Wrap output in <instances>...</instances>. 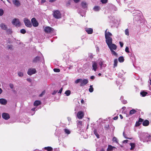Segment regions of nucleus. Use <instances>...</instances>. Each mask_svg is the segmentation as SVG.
Here are the masks:
<instances>
[{
	"label": "nucleus",
	"mask_w": 151,
	"mask_h": 151,
	"mask_svg": "<svg viewBox=\"0 0 151 151\" xmlns=\"http://www.w3.org/2000/svg\"><path fill=\"white\" fill-rule=\"evenodd\" d=\"M125 33L126 35L127 36H129V29H126L125 30Z\"/></svg>",
	"instance_id": "obj_40"
},
{
	"label": "nucleus",
	"mask_w": 151,
	"mask_h": 151,
	"mask_svg": "<svg viewBox=\"0 0 151 151\" xmlns=\"http://www.w3.org/2000/svg\"><path fill=\"white\" fill-rule=\"evenodd\" d=\"M53 16L55 18L59 19L61 18V14L60 12L58 10L54 11L53 14Z\"/></svg>",
	"instance_id": "obj_5"
},
{
	"label": "nucleus",
	"mask_w": 151,
	"mask_h": 151,
	"mask_svg": "<svg viewBox=\"0 0 151 151\" xmlns=\"http://www.w3.org/2000/svg\"><path fill=\"white\" fill-rule=\"evenodd\" d=\"M27 81L29 82H31L32 81V80L30 78H28L27 79Z\"/></svg>",
	"instance_id": "obj_57"
},
{
	"label": "nucleus",
	"mask_w": 151,
	"mask_h": 151,
	"mask_svg": "<svg viewBox=\"0 0 151 151\" xmlns=\"http://www.w3.org/2000/svg\"><path fill=\"white\" fill-rule=\"evenodd\" d=\"M40 58V57L38 56H37L33 60V63H37V62L39 60Z\"/></svg>",
	"instance_id": "obj_25"
},
{
	"label": "nucleus",
	"mask_w": 151,
	"mask_h": 151,
	"mask_svg": "<svg viewBox=\"0 0 151 151\" xmlns=\"http://www.w3.org/2000/svg\"><path fill=\"white\" fill-rule=\"evenodd\" d=\"M115 147L112 146L111 145H109L108 146V147L107 149V151H111L114 148H115Z\"/></svg>",
	"instance_id": "obj_21"
},
{
	"label": "nucleus",
	"mask_w": 151,
	"mask_h": 151,
	"mask_svg": "<svg viewBox=\"0 0 151 151\" xmlns=\"http://www.w3.org/2000/svg\"><path fill=\"white\" fill-rule=\"evenodd\" d=\"M112 141L114 142H115L117 143H118V141L117 138L115 137H114L112 139Z\"/></svg>",
	"instance_id": "obj_41"
},
{
	"label": "nucleus",
	"mask_w": 151,
	"mask_h": 151,
	"mask_svg": "<svg viewBox=\"0 0 151 151\" xmlns=\"http://www.w3.org/2000/svg\"><path fill=\"white\" fill-rule=\"evenodd\" d=\"M2 117L5 120H7L9 119V114L6 113H4L2 114Z\"/></svg>",
	"instance_id": "obj_13"
},
{
	"label": "nucleus",
	"mask_w": 151,
	"mask_h": 151,
	"mask_svg": "<svg viewBox=\"0 0 151 151\" xmlns=\"http://www.w3.org/2000/svg\"><path fill=\"white\" fill-rule=\"evenodd\" d=\"M109 47L111 50H116L117 48V46L116 45L114 44H110L108 45Z\"/></svg>",
	"instance_id": "obj_9"
},
{
	"label": "nucleus",
	"mask_w": 151,
	"mask_h": 151,
	"mask_svg": "<svg viewBox=\"0 0 151 151\" xmlns=\"http://www.w3.org/2000/svg\"><path fill=\"white\" fill-rule=\"evenodd\" d=\"M46 1L45 0H42L41 1V3H43L45 2Z\"/></svg>",
	"instance_id": "obj_63"
},
{
	"label": "nucleus",
	"mask_w": 151,
	"mask_h": 151,
	"mask_svg": "<svg viewBox=\"0 0 151 151\" xmlns=\"http://www.w3.org/2000/svg\"><path fill=\"white\" fill-rule=\"evenodd\" d=\"M53 70L55 72H59L60 71V70L58 68H54L53 69Z\"/></svg>",
	"instance_id": "obj_48"
},
{
	"label": "nucleus",
	"mask_w": 151,
	"mask_h": 151,
	"mask_svg": "<svg viewBox=\"0 0 151 151\" xmlns=\"http://www.w3.org/2000/svg\"><path fill=\"white\" fill-rule=\"evenodd\" d=\"M85 30L89 34H92L93 32V29L91 28H85Z\"/></svg>",
	"instance_id": "obj_16"
},
{
	"label": "nucleus",
	"mask_w": 151,
	"mask_h": 151,
	"mask_svg": "<svg viewBox=\"0 0 151 151\" xmlns=\"http://www.w3.org/2000/svg\"><path fill=\"white\" fill-rule=\"evenodd\" d=\"M130 145L131 146L130 149L131 150H133L134 148L135 147V145L134 143H130Z\"/></svg>",
	"instance_id": "obj_32"
},
{
	"label": "nucleus",
	"mask_w": 151,
	"mask_h": 151,
	"mask_svg": "<svg viewBox=\"0 0 151 151\" xmlns=\"http://www.w3.org/2000/svg\"><path fill=\"white\" fill-rule=\"evenodd\" d=\"M118 60L120 62H123L124 61V57L122 56H120L118 58Z\"/></svg>",
	"instance_id": "obj_30"
},
{
	"label": "nucleus",
	"mask_w": 151,
	"mask_h": 151,
	"mask_svg": "<svg viewBox=\"0 0 151 151\" xmlns=\"http://www.w3.org/2000/svg\"><path fill=\"white\" fill-rule=\"evenodd\" d=\"M4 10L2 9H0V16H2L4 14Z\"/></svg>",
	"instance_id": "obj_44"
},
{
	"label": "nucleus",
	"mask_w": 151,
	"mask_h": 151,
	"mask_svg": "<svg viewBox=\"0 0 151 151\" xmlns=\"http://www.w3.org/2000/svg\"><path fill=\"white\" fill-rule=\"evenodd\" d=\"M92 64V70L96 71L98 68V64L95 61H93Z\"/></svg>",
	"instance_id": "obj_11"
},
{
	"label": "nucleus",
	"mask_w": 151,
	"mask_h": 151,
	"mask_svg": "<svg viewBox=\"0 0 151 151\" xmlns=\"http://www.w3.org/2000/svg\"><path fill=\"white\" fill-rule=\"evenodd\" d=\"M119 43L121 47H122L123 45V43L121 42H120Z\"/></svg>",
	"instance_id": "obj_56"
},
{
	"label": "nucleus",
	"mask_w": 151,
	"mask_h": 151,
	"mask_svg": "<svg viewBox=\"0 0 151 151\" xmlns=\"http://www.w3.org/2000/svg\"><path fill=\"white\" fill-rule=\"evenodd\" d=\"M124 71L122 70H120L119 73L118 74V76L119 77H122L123 75L124 74Z\"/></svg>",
	"instance_id": "obj_27"
},
{
	"label": "nucleus",
	"mask_w": 151,
	"mask_h": 151,
	"mask_svg": "<svg viewBox=\"0 0 151 151\" xmlns=\"http://www.w3.org/2000/svg\"><path fill=\"white\" fill-rule=\"evenodd\" d=\"M141 17L139 16H137L136 17H135L134 18L135 19L138 21L139 20H140Z\"/></svg>",
	"instance_id": "obj_43"
},
{
	"label": "nucleus",
	"mask_w": 151,
	"mask_h": 151,
	"mask_svg": "<svg viewBox=\"0 0 151 151\" xmlns=\"http://www.w3.org/2000/svg\"><path fill=\"white\" fill-rule=\"evenodd\" d=\"M20 32L21 33H22V34H24L26 33V30L24 29H22L21 30Z\"/></svg>",
	"instance_id": "obj_47"
},
{
	"label": "nucleus",
	"mask_w": 151,
	"mask_h": 151,
	"mask_svg": "<svg viewBox=\"0 0 151 151\" xmlns=\"http://www.w3.org/2000/svg\"><path fill=\"white\" fill-rule=\"evenodd\" d=\"M82 122L81 121H79L77 122L78 126L81 127L82 126Z\"/></svg>",
	"instance_id": "obj_33"
},
{
	"label": "nucleus",
	"mask_w": 151,
	"mask_h": 151,
	"mask_svg": "<svg viewBox=\"0 0 151 151\" xmlns=\"http://www.w3.org/2000/svg\"><path fill=\"white\" fill-rule=\"evenodd\" d=\"M45 91H42L40 95L39 96L40 97H42L45 94Z\"/></svg>",
	"instance_id": "obj_51"
},
{
	"label": "nucleus",
	"mask_w": 151,
	"mask_h": 151,
	"mask_svg": "<svg viewBox=\"0 0 151 151\" xmlns=\"http://www.w3.org/2000/svg\"><path fill=\"white\" fill-rule=\"evenodd\" d=\"M17 74L18 76L20 77H22L24 75L23 73L22 72L20 71L18 72Z\"/></svg>",
	"instance_id": "obj_35"
},
{
	"label": "nucleus",
	"mask_w": 151,
	"mask_h": 151,
	"mask_svg": "<svg viewBox=\"0 0 151 151\" xmlns=\"http://www.w3.org/2000/svg\"><path fill=\"white\" fill-rule=\"evenodd\" d=\"M9 87L11 88H12L14 87V85L12 84H9Z\"/></svg>",
	"instance_id": "obj_55"
},
{
	"label": "nucleus",
	"mask_w": 151,
	"mask_h": 151,
	"mask_svg": "<svg viewBox=\"0 0 151 151\" xmlns=\"http://www.w3.org/2000/svg\"><path fill=\"white\" fill-rule=\"evenodd\" d=\"M95 77L94 76H91L90 77V79L91 80H93L94 79Z\"/></svg>",
	"instance_id": "obj_58"
},
{
	"label": "nucleus",
	"mask_w": 151,
	"mask_h": 151,
	"mask_svg": "<svg viewBox=\"0 0 151 151\" xmlns=\"http://www.w3.org/2000/svg\"><path fill=\"white\" fill-rule=\"evenodd\" d=\"M89 91L90 92H92L93 91V88L92 85H90V88L89 89Z\"/></svg>",
	"instance_id": "obj_38"
},
{
	"label": "nucleus",
	"mask_w": 151,
	"mask_h": 151,
	"mask_svg": "<svg viewBox=\"0 0 151 151\" xmlns=\"http://www.w3.org/2000/svg\"><path fill=\"white\" fill-rule=\"evenodd\" d=\"M122 102L124 104H126L127 102V101L126 100H123V101H122Z\"/></svg>",
	"instance_id": "obj_59"
},
{
	"label": "nucleus",
	"mask_w": 151,
	"mask_h": 151,
	"mask_svg": "<svg viewBox=\"0 0 151 151\" xmlns=\"http://www.w3.org/2000/svg\"><path fill=\"white\" fill-rule=\"evenodd\" d=\"M63 90V88H61L60 89V90H59V91L58 92V93H60V94L62 93Z\"/></svg>",
	"instance_id": "obj_53"
},
{
	"label": "nucleus",
	"mask_w": 151,
	"mask_h": 151,
	"mask_svg": "<svg viewBox=\"0 0 151 151\" xmlns=\"http://www.w3.org/2000/svg\"><path fill=\"white\" fill-rule=\"evenodd\" d=\"M149 122L147 120H145L142 122V124L144 126H147L149 125Z\"/></svg>",
	"instance_id": "obj_19"
},
{
	"label": "nucleus",
	"mask_w": 151,
	"mask_h": 151,
	"mask_svg": "<svg viewBox=\"0 0 151 151\" xmlns=\"http://www.w3.org/2000/svg\"><path fill=\"white\" fill-rule=\"evenodd\" d=\"M64 132L65 134H67L68 135L70 134V131L67 129H64Z\"/></svg>",
	"instance_id": "obj_29"
},
{
	"label": "nucleus",
	"mask_w": 151,
	"mask_h": 151,
	"mask_svg": "<svg viewBox=\"0 0 151 151\" xmlns=\"http://www.w3.org/2000/svg\"><path fill=\"white\" fill-rule=\"evenodd\" d=\"M84 116V113L82 111H79L77 114V117L79 119H81Z\"/></svg>",
	"instance_id": "obj_10"
},
{
	"label": "nucleus",
	"mask_w": 151,
	"mask_h": 151,
	"mask_svg": "<svg viewBox=\"0 0 151 151\" xmlns=\"http://www.w3.org/2000/svg\"><path fill=\"white\" fill-rule=\"evenodd\" d=\"M81 78L78 79L75 81V82L77 84L80 82L81 83Z\"/></svg>",
	"instance_id": "obj_45"
},
{
	"label": "nucleus",
	"mask_w": 151,
	"mask_h": 151,
	"mask_svg": "<svg viewBox=\"0 0 151 151\" xmlns=\"http://www.w3.org/2000/svg\"><path fill=\"white\" fill-rule=\"evenodd\" d=\"M99 64L100 66V68L102 69L103 67H105L106 66V65L104 64L103 62L101 61L99 62Z\"/></svg>",
	"instance_id": "obj_26"
},
{
	"label": "nucleus",
	"mask_w": 151,
	"mask_h": 151,
	"mask_svg": "<svg viewBox=\"0 0 151 151\" xmlns=\"http://www.w3.org/2000/svg\"><path fill=\"white\" fill-rule=\"evenodd\" d=\"M125 51L127 53L129 52V49L128 47H126L125 49Z\"/></svg>",
	"instance_id": "obj_50"
},
{
	"label": "nucleus",
	"mask_w": 151,
	"mask_h": 151,
	"mask_svg": "<svg viewBox=\"0 0 151 151\" xmlns=\"http://www.w3.org/2000/svg\"><path fill=\"white\" fill-rule=\"evenodd\" d=\"M88 80L87 79H81L80 86H85L88 83Z\"/></svg>",
	"instance_id": "obj_8"
},
{
	"label": "nucleus",
	"mask_w": 151,
	"mask_h": 151,
	"mask_svg": "<svg viewBox=\"0 0 151 151\" xmlns=\"http://www.w3.org/2000/svg\"><path fill=\"white\" fill-rule=\"evenodd\" d=\"M123 134L125 138L131 139V138H129L128 137H127V135L125 134V132L124 131L123 132Z\"/></svg>",
	"instance_id": "obj_46"
},
{
	"label": "nucleus",
	"mask_w": 151,
	"mask_h": 151,
	"mask_svg": "<svg viewBox=\"0 0 151 151\" xmlns=\"http://www.w3.org/2000/svg\"><path fill=\"white\" fill-rule=\"evenodd\" d=\"M143 119L141 118H139L138 120V121H137L136 122L135 126L136 127L139 126L143 122Z\"/></svg>",
	"instance_id": "obj_15"
},
{
	"label": "nucleus",
	"mask_w": 151,
	"mask_h": 151,
	"mask_svg": "<svg viewBox=\"0 0 151 151\" xmlns=\"http://www.w3.org/2000/svg\"><path fill=\"white\" fill-rule=\"evenodd\" d=\"M13 24L17 27H19L21 25V23L19 19L15 18L14 19L12 22Z\"/></svg>",
	"instance_id": "obj_3"
},
{
	"label": "nucleus",
	"mask_w": 151,
	"mask_h": 151,
	"mask_svg": "<svg viewBox=\"0 0 151 151\" xmlns=\"http://www.w3.org/2000/svg\"><path fill=\"white\" fill-rule=\"evenodd\" d=\"M140 140L142 141L148 142L150 140V135L147 133H141L139 135Z\"/></svg>",
	"instance_id": "obj_1"
},
{
	"label": "nucleus",
	"mask_w": 151,
	"mask_h": 151,
	"mask_svg": "<svg viewBox=\"0 0 151 151\" xmlns=\"http://www.w3.org/2000/svg\"><path fill=\"white\" fill-rule=\"evenodd\" d=\"M73 1L77 3L78 2L80 1V0H73Z\"/></svg>",
	"instance_id": "obj_64"
},
{
	"label": "nucleus",
	"mask_w": 151,
	"mask_h": 151,
	"mask_svg": "<svg viewBox=\"0 0 151 151\" xmlns=\"http://www.w3.org/2000/svg\"><path fill=\"white\" fill-rule=\"evenodd\" d=\"M118 116H115L114 117V119L115 120H116L118 119Z\"/></svg>",
	"instance_id": "obj_61"
},
{
	"label": "nucleus",
	"mask_w": 151,
	"mask_h": 151,
	"mask_svg": "<svg viewBox=\"0 0 151 151\" xmlns=\"http://www.w3.org/2000/svg\"><path fill=\"white\" fill-rule=\"evenodd\" d=\"M24 22L25 25L28 27H30L32 25L29 20L27 18H25L24 19Z\"/></svg>",
	"instance_id": "obj_7"
},
{
	"label": "nucleus",
	"mask_w": 151,
	"mask_h": 151,
	"mask_svg": "<svg viewBox=\"0 0 151 151\" xmlns=\"http://www.w3.org/2000/svg\"><path fill=\"white\" fill-rule=\"evenodd\" d=\"M45 149L48 151H51L52 150V148L50 147H45Z\"/></svg>",
	"instance_id": "obj_31"
},
{
	"label": "nucleus",
	"mask_w": 151,
	"mask_h": 151,
	"mask_svg": "<svg viewBox=\"0 0 151 151\" xmlns=\"http://www.w3.org/2000/svg\"><path fill=\"white\" fill-rule=\"evenodd\" d=\"M65 93L67 96H69L70 94V90H67L65 91Z\"/></svg>",
	"instance_id": "obj_36"
},
{
	"label": "nucleus",
	"mask_w": 151,
	"mask_h": 151,
	"mask_svg": "<svg viewBox=\"0 0 151 151\" xmlns=\"http://www.w3.org/2000/svg\"><path fill=\"white\" fill-rule=\"evenodd\" d=\"M58 92V91L57 90H55L53 92V93H52V95H55V94Z\"/></svg>",
	"instance_id": "obj_54"
},
{
	"label": "nucleus",
	"mask_w": 151,
	"mask_h": 151,
	"mask_svg": "<svg viewBox=\"0 0 151 151\" xmlns=\"http://www.w3.org/2000/svg\"><path fill=\"white\" fill-rule=\"evenodd\" d=\"M41 104V102L39 101H36L34 103V105L35 106H37Z\"/></svg>",
	"instance_id": "obj_23"
},
{
	"label": "nucleus",
	"mask_w": 151,
	"mask_h": 151,
	"mask_svg": "<svg viewBox=\"0 0 151 151\" xmlns=\"http://www.w3.org/2000/svg\"><path fill=\"white\" fill-rule=\"evenodd\" d=\"M31 22L34 27H37L38 26V23L35 18H33L32 19Z\"/></svg>",
	"instance_id": "obj_12"
},
{
	"label": "nucleus",
	"mask_w": 151,
	"mask_h": 151,
	"mask_svg": "<svg viewBox=\"0 0 151 151\" xmlns=\"http://www.w3.org/2000/svg\"><path fill=\"white\" fill-rule=\"evenodd\" d=\"M140 94L142 97H144L147 94V93L145 91H142L140 92Z\"/></svg>",
	"instance_id": "obj_28"
},
{
	"label": "nucleus",
	"mask_w": 151,
	"mask_h": 151,
	"mask_svg": "<svg viewBox=\"0 0 151 151\" xmlns=\"http://www.w3.org/2000/svg\"><path fill=\"white\" fill-rule=\"evenodd\" d=\"M118 63V60L117 59H115L114 60V67H116L117 66V64Z\"/></svg>",
	"instance_id": "obj_37"
},
{
	"label": "nucleus",
	"mask_w": 151,
	"mask_h": 151,
	"mask_svg": "<svg viewBox=\"0 0 151 151\" xmlns=\"http://www.w3.org/2000/svg\"><path fill=\"white\" fill-rule=\"evenodd\" d=\"M7 103L6 100L4 99H0V103L1 104L6 105Z\"/></svg>",
	"instance_id": "obj_17"
},
{
	"label": "nucleus",
	"mask_w": 151,
	"mask_h": 151,
	"mask_svg": "<svg viewBox=\"0 0 151 151\" xmlns=\"http://www.w3.org/2000/svg\"><path fill=\"white\" fill-rule=\"evenodd\" d=\"M128 141V140H124L123 141V143H127V142Z\"/></svg>",
	"instance_id": "obj_60"
},
{
	"label": "nucleus",
	"mask_w": 151,
	"mask_h": 151,
	"mask_svg": "<svg viewBox=\"0 0 151 151\" xmlns=\"http://www.w3.org/2000/svg\"><path fill=\"white\" fill-rule=\"evenodd\" d=\"M96 12H98L100 9V8L98 6H96L94 7L93 9Z\"/></svg>",
	"instance_id": "obj_24"
},
{
	"label": "nucleus",
	"mask_w": 151,
	"mask_h": 151,
	"mask_svg": "<svg viewBox=\"0 0 151 151\" xmlns=\"http://www.w3.org/2000/svg\"><path fill=\"white\" fill-rule=\"evenodd\" d=\"M137 111L134 109H132L129 112V114H127V117H129V115H132L134 114H135Z\"/></svg>",
	"instance_id": "obj_20"
},
{
	"label": "nucleus",
	"mask_w": 151,
	"mask_h": 151,
	"mask_svg": "<svg viewBox=\"0 0 151 151\" xmlns=\"http://www.w3.org/2000/svg\"><path fill=\"white\" fill-rule=\"evenodd\" d=\"M7 32L9 34H11L12 33V29H7V30H6Z\"/></svg>",
	"instance_id": "obj_42"
},
{
	"label": "nucleus",
	"mask_w": 151,
	"mask_h": 151,
	"mask_svg": "<svg viewBox=\"0 0 151 151\" xmlns=\"http://www.w3.org/2000/svg\"><path fill=\"white\" fill-rule=\"evenodd\" d=\"M109 124H106L105 126V129L106 130H107L109 128Z\"/></svg>",
	"instance_id": "obj_49"
},
{
	"label": "nucleus",
	"mask_w": 151,
	"mask_h": 151,
	"mask_svg": "<svg viewBox=\"0 0 151 151\" xmlns=\"http://www.w3.org/2000/svg\"><path fill=\"white\" fill-rule=\"evenodd\" d=\"M13 3L16 6H18L20 5V3L18 0H12Z\"/></svg>",
	"instance_id": "obj_18"
},
{
	"label": "nucleus",
	"mask_w": 151,
	"mask_h": 151,
	"mask_svg": "<svg viewBox=\"0 0 151 151\" xmlns=\"http://www.w3.org/2000/svg\"><path fill=\"white\" fill-rule=\"evenodd\" d=\"M0 27L3 30H6L7 28V26L4 23H2L0 24Z\"/></svg>",
	"instance_id": "obj_14"
},
{
	"label": "nucleus",
	"mask_w": 151,
	"mask_h": 151,
	"mask_svg": "<svg viewBox=\"0 0 151 151\" xmlns=\"http://www.w3.org/2000/svg\"><path fill=\"white\" fill-rule=\"evenodd\" d=\"M119 116H120V118L122 119L123 118V117L121 115V114H120L119 115Z\"/></svg>",
	"instance_id": "obj_62"
},
{
	"label": "nucleus",
	"mask_w": 151,
	"mask_h": 151,
	"mask_svg": "<svg viewBox=\"0 0 151 151\" xmlns=\"http://www.w3.org/2000/svg\"><path fill=\"white\" fill-rule=\"evenodd\" d=\"M105 38L106 42L107 45L111 44L112 42V39L111 37L112 34L109 32H107V29L105 31Z\"/></svg>",
	"instance_id": "obj_2"
},
{
	"label": "nucleus",
	"mask_w": 151,
	"mask_h": 151,
	"mask_svg": "<svg viewBox=\"0 0 151 151\" xmlns=\"http://www.w3.org/2000/svg\"><path fill=\"white\" fill-rule=\"evenodd\" d=\"M36 73V69L34 68H30L28 69L27 74L30 76H31L32 74H34Z\"/></svg>",
	"instance_id": "obj_6"
},
{
	"label": "nucleus",
	"mask_w": 151,
	"mask_h": 151,
	"mask_svg": "<svg viewBox=\"0 0 151 151\" xmlns=\"http://www.w3.org/2000/svg\"><path fill=\"white\" fill-rule=\"evenodd\" d=\"M107 0H101V1L103 3H106L107 2Z\"/></svg>",
	"instance_id": "obj_52"
},
{
	"label": "nucleus",
	"mask_w": 151,
	"mask_h": 151,
	"mask_svg": "<svg viewBox=\"0 0 151 151\" xmlns=\"http://www.w3.org/2000/svg\"><path fill=\"white\" fill-rule=\"evenodd\" d=\"M44 31L47 33H51L54 32V29L50 27H46L44 28Z\"/></svg>",
	"instance_id": "obj_4"
},
{
	"label": "nucleus",
	"mask_w": 151,
	"mask_h": 151,
	"mask_svg": "<svg viewBox=\"0 0 151 151\" xmlns=\"http://www.w3.org/2000/svg\"><path fill=\"white\" fill-rule=\"evenodd\" d=\"M111 54L112 55H115V56L117 57L118 56L117 54L116 53L114 50H111Z\"/></svg>",
	"instance_id": "obj_39"
},
{
	"label": "nucleus",
	"mask_w": 151,
	"mask_h": 151,
	"mask_svg": "<svg viewBox=\"0 0 151 151\" xmlns=\"http://www.w3.org/2000/svg\"><path fill=\"white\" fill-rule=\"evenodd\" d=\"M81 6L84 9L86 8L87 7V3L84 1H83L82 2Z\"/></svg>",
	"instance_id": "obj_22"
},
{
	"label": "nucleus",
	"mask_w": 151,
	"mask_h": 151,
	"mask_svg": "<svg viewBox=\"0 0 151 151\" xmlns=\"http://www.w3.org/2000/svg\"><path fill=\"white\" fill-rule=\"evenodd\" d=\"M93 133L96 136L97 138H99V135L97 133V131L96 130H94L93 131Z\"/></svg>",
	"instance_id": "obj_34"
}]
</instances>
